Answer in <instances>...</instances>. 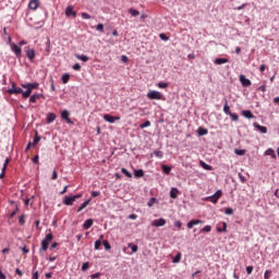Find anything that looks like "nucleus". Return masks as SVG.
<instances>
[{"label":"nucleus","instance_id":"1","mask_svg":"<svg viewBox=\"0 0 279 279\" xmlns=\"http://www.w3.org/2000/svg\"><path fill=\"white\" fill-rule=\"evenodd\" d=\"M51 241H53V233H48L41 241L40 252H47V250H49V243H51Z\"/></svg>","mask_w":279,"mask_h":279},{"label":"nucleus","instance_id":"2","mask_svg":"<svg viewBox=\"0 0 279 279\" xmlns=\"http://www.w3.org/2000/svg\"><path fill=\"white\" fill-rule=\"evenodd\" d=\"M221 195H223V192H221V190H218L214 195L207 196L205 199L206 202H211V204H217V202L221 199Z\"/></svg>","mask_w":279,"mask_h":279},{"label":"nucleus","instance_id":"3","mask_svg":"<svg viewBox=\"0 0 279 279\" xmlns=\"http://www.w3.org/2000/svg\"><path fill=\"white\" fill-rule=\"evenodd\" d=\"M82 197V194H76L74 196H64L63 204L65 206H73V203Z\"/></svg>","mask_w":279,"mask_h":279},{"label":"nucleus","instance_id":"4","mask_svg":"<svg viewBox=\"0 0 279 279\" xmlns=\"http://www.w3.org/2000/svg\"><path fill=\"white\" fill-rule=\"evenodd\" d=\"M146 97H148L149 99H157L158 101L162 100V93L158 92V90H150L147 93Z\"/></svg>","mask_w":279,"mask_h":279},{"label":"nucleus","instance_id":"5","mask_svg":"<svg viewBox=\"0 0 279 279\" xmlns=\"http://www.w3.org/2000/svg\"><path fill=\"white\" fill-rule=\"evenodd\" d=\"M9 95H23V89L21 87H16V84L13 83L11 88L8 89Z\"/></svg>","mask_w":279,"mask_h":279},{"label":"nucleus","instance_id":"6","mask_svg":"<svg viewBox=\"0 0 279 279\" xmlns=\"http://www.w3.org/2000/svg\"><path fill=\"white\" fill-rule=\"evenodd\" d=\"M11 51H13V53H15L16 58H21V56L23 53V49H21V46L16 45V44H11Z\"/></svg>","mask_w":279,"mask_h":279},{"label":"nucleus","instance_id":"7","mask_svg":"<svg viewBox=\"0 0 279 279\" xmlns=\"http://www.w3.org/2000/svg\"><path fill=\"white\" fill-rule=\"evenodd\" d=\"M154 228H162V226H167V220L165 218L156 219L151 222Z\"/></svg>","mask_w":279,"mask_h":279},{"label":"nucleus","instance_id":"8","mask_svg":"<svg viewBox=\"0 0 279 279\" xmlns=\"http://www.w3.org/2000/svg\"><path fill=\"white\" fill-rule=\"evenodd\" d=\"M26 57L31 62H33L34 58H36V50H34L33 48L26 47Z\"/></svg>","mask_w":279,"mask_h":279},{"label":"nucleus","instance_id":"9","mask_svg":"<svg viewBox=\"0 0 279 279\" xmlns=\"http://www.w3.org/2000/svg\"><path fill=\"white\" fill-rule=\"evenodd\" d=\"M61 117L62 119H64V121H66V123H69V125H73V121L71 120V118H69L71 117V113L69 112V110H63L61 112Z\"/></svg>","mask_w":279,"mask_h":279},{"label":"nucleus","instance_id":"10","mask_svg":"<svg viewBox=\"0 0 279 279\" xmlns=\"http://www.w3.org/2000/svg\"><path fill=\"white\" fill-rule=\"evenodd\" d=\"M104 119H105V121H107V123H114V121H121L120 117H114L111 114H105Z\"/></svg>","mask_w":279,"mask_h":279},{"label":"nucleus","instance_id":"11","mask_svg":"<svg viewBox=\"0 0 279 279\" xmlns=\"http://www.w3.org/2000/svg\"><path fill=\"white\" fill-rule=\"evenodd\" d=\"M65 16H73V19H75V16H77V11L73 10V5L66 7Z\"/></svg>","mask_w":279,"mask_h":279},{"label":"nucleus","instance_id":"12","mask_svg":"<svg viewBox=\"0 0 279 279\" xmlns=\"http://www.w3.org/2000/svg\"><path fill=\"white\" fill-rule=\"evenodd\" d=\"M29 10H38L40 8V1L39 0H31L28 2Z\"/></svg>","mask_w":279,"mask_h":279},{"label":"nucleus","instance_id":"13","mask_svg":"<svg viewBox=\"0 0 279 279\" xmlns=\"http://www.w3.org/2000/svg\"><path fill=\"white\" fill-rule=\"evenodd\" d=\"M240 82H241L242 86H244V87L252 86V81H250L243 74L240 75Z\"/></svg>","mask_w":279,"mask_h":279},{"label":"nucleus","instance_id":"14","mask_svg":"<svg viewBox=\"0 0 279 279\" xmlns=\"http://www.w3.org/2000/svg\"><path fill=\"white\" fill-rule=\"evenodd\" d=\"M38 86H40L39 83H26V84H22V88H31L33 90H36L38 88Z\"/></svg>","mask_w":279,"mask_h":279},{"label":"nucleus","instance_id":"15","mask_svg":"<svg viewBox=\"0 0 279 279\" xmlns=\"http://www.w3.org/2000/svg\"><path fill=\"white\" fill-rule=\"evenodd\" d=\"M45 96L43 94H34L29 98V104H36L38 99H43Z\"/></svg>","mask_w":279,"mask_h":279},{"label":"nucleus","instance_id":"16","mask_svg":"<svg viewBox=\"0 0 279 279\" xmlns=\"http://www.w3.org/2000/svg\"><path fill=\"white\" fill-rule=\"evenodd\" d=\"M253 125H254V128H256V130L260 131L262 134H267V128L266 126H263V125L258 124V122H255Z\"/></svg>","mask_w":279,"mask_h":279},{"label":"nucleus","instance_id":"17","mask_svg":"<svg viewBox=\"0 0 279 279\" xmlns=\"http://www.w3.org/2000/svg\"><path fill=\"white\" fill-rule=\"evenodd\" d=\"M93 219H87L83 225L84 230H90V228H93Z\"/></svg>","mask_w":279,"mask_h":279},{"label":"nucleus","instance_id":"18","mask_svg":"<svg viewBox=\"0 0 279 279\" xmlns=\"http://www.w3.org/2000/svg\"><path fill=\"white\" fill-rule=\"evenodd\" d=\"M24 88H26V92H22V96H23V99H27L28 97H31L32 92H33L34 89H32V88H29V87H24Z\"/></svg>","mask_w":279,"mask_h":279},{"label":"nucleus","instance_id":"19","mask_svg":"<svg viewBox=\"0 0 279 279\" xmlns=\"http://www.w3.org/2000/svg\"><path fill=\"white\" fill-rule=\"evenodd\" d=\"M56 119H57L56 113L50 112V113H48V116H47V123H53V121H56Z\"/></svg>","mask_w":279,"mask_h":279},{"label":"nucleus","instance_id":"20","mask_svg":"<svg viewBox=\"0 0 279 279\" xmlns=\"http://www.w3.org/2000/svg\"><path fill=\"white\" fill-rule=\"evenodd\" d=\"M90 198H88L87 201H85L77 209V213H82V210H84V208H86L89 204H90Z\"/></svg>","mask_w":279,"mask_h":279},{"label":"nucleus","instance_id":"21","mask_svg":"<svg viewBox=\"0 0 279 279\" xmlns=\"http://www.w3.org/2000/svg\"><path fill=\"white\" fill-rule=\"evenodd\" d=\"M178 193H179L178 189L172 187L171 191H170V197L172 199H178Z\"/></svg>","mask_w":279,"mask_h":279},{"label":"nucleus","instance_id":"22","mask_svg":"<svg viewBox=\"0 0 279 279\" xmlns=\"http://www.w3.org/2000/svg\"><path fill=\"white\" fill-rule=\"evenodd\" d=\"M242 114L245 117V119H254V113L250 110L242 111Z\"/></svg>","mask_w":279,"mask_h":279},{"label":"nucleus","instance_id":"23","mask_svg":"<svg viewBox=\"0 0 279 279\" xmlns=\"http://www.w3.org/2000/svg\"><path fill=\"white\" fill-rule=\"evenodd\" d=\"M229 60L226 58H217L215 64H228Z\"/></svg>","mask_w":279,"mask_h":279},{"label":"nucleus","instance_id":"24","mask_svg":"<svg viewBox=\"0 0 279 279\" xmlns=\"http://www.w3.org/2000/svg\"><path fill=\"white\" fill-rule=\"evenodd\" d=\"M129 14L132 16H138L141 14V12H138V10L134 9V8H130L129 9Z\"/></svg>","mask_w":279,"mask_h":279},{"label":"nucleus","instance_id":"25","mask_svg":"<svg viewBox=\"0 0 279 279\" xmlns=\"http://www.w3.org/2000/svg\"><path fill=\"white\" fill-rule=\"evenodd\" d=\"M134 175L135 178H143V175H145V171H143V169L134 170Z\"/></svg>","mask_w":279,"mask_h":279},{"label":"nucleus","instance_id":"26","mask_svg":"<svg viewBox=\"0 0 279 279\" xmlns=\"http://www.w3.org/2000/svg\"><path fill=\"white\" fill-rule=\"evenodd\" d=\"M161 169H162L163 173H166L167 175H169L171 173V167H169L167 165H162Z\"/></svg>","mask_w":279,"mask_h":279},{"label":"nucleus","instance_id":"27","mask_svg":"<svg viewBox=\"0 0 279 279\" xmlns=\"http://www.w3.org/2000/svg\"><path fill=\"white\" fill-rule=\"evenodd\" d=\"M223 112L225 114H229V116L232 113V111H230V106H228V100H226V104L223 106Z\"/></svg>","mask_w":279,"mask_h":279},{"label":"nucleus","instance_id":"28","mask_svg":"<svg viewBox=\"0 0 279 279\" xmlns=\"http://www.w3.org/2000/svg\"><path fill=\"white\" fill-rule=\"evenodd\" d=\"M182 260V253H178L174 257H173V259H172V263H180Z\"/></svg>","mask_w":279,"mask_h":279},{"label":"nucleus","instance_id":"29","mask_svg":"<svg viewBox=\"0 0 279 279\" xmlns=\"http://www.w3.org/2000/svg\"><path fill=\"white\" fill-rule=\"evenodd\" d=\"M227 230H228V223L226 222H222V227L217 228L218 232H227Z\"/></svg>","mask_w":279,"mask_h":279},{"label":"nucleus","instance_id":"30","mask_svg":"<svg viewBox=\"0 0 279 279\" xmlns=\"http://www.w3.org/2000/svg\"><path fill=\"white\" fill-rule=\"evenodd\" d=\"M265 154L266 156H271V158H276V151H274V148H268Z\"/></svg>","mask_w":279,"mask_h":279},{"label":"nucleus","instance_id":"31","mask_svg":"<svg viewBox=\"0 0 279 279\" xmlns=\"http://www.w3.org/2000/svg\"><path fill=\"white\" fill-rule=\"evenodd\" d=\"M61 80H62L63 84H69V80H71V75L70 74H63Z\"/></svg>","mask_w":279,"mask_h":279},{"label":"nucleus","instance_id":"32","mask_svg":"<svg viewBox=\"0 0 279 279\" xmlns=\"http://www.w3.org/2000/svg\"><path fill=\"white\" fill-rule=\"evenodd\" d=\"M77 60H82V62H88V56L85 54H76Z\"/></svg>","mask_w":279,"mask_h":279},{"label":"nucleus","instance_id":"33","mask_svg":"<svg viewBox=\"0 0 279 279\" xmlns=\"http://www.w3.org/2000/svg\"><path fill=\"white\" fill-rule=\"evenodd\" d=\"M201 166L203 167V169H206V171H213V167L204 161H201Z\"/></svg>","mask_w":279,"mask_h":279},{"label":"nucleus","instance_id":"34","mask_svg":"<svg viewBox=\"0 0 279 279\" xmlns=\"http://www.w3.org/2000/svg\"><path fill=\"white\" fill-rule=\"evenodd\" d=\"M129 247H130V250H132V252L134 254H136V252H138V246L136 244L130 243Z\"/></svg>","mask_w":279,"mask_h":279},{"label":"nucleus","instance_id":"35","mask_svg":"<svg viewBox=\"0 0 279 279\" xmlns=\"http://www.w3.org/2000/svg\"><path fill=\"white\" fill-rule=\"evenodd\" d=\"M206 134H208V130L199 128L198 129V135L199 136H206Z\"/></svg>","mask_w":279,"mask_h":279},{"label":"nucleus","instance_id":"36","mask_svg":"<svg viewBox=\"0 0 279 279\" xmlns=\"http://www.w3.org/2000/svg\"><path fill=\"white\" fill-rule=\"evenodd\" d=\"M102 245L107 251L112 250V246L110 245V242H108V240L102 241Z\"/></svg>","mask_w":279,"mask_h":279},{"label":"nucleus","instance_id":"37","mask_svg":"<svg viewBox=\"0 0 279 279\" xmlns=\"http://www.w3.org/2000/svg\"><path fill=\"white\" fill-rule=\"evenodd\" d=\"M151 125V122L149 120L145 121V123L141 124L140 128L141 130H145V128H149Z\"/></svg>","mask_w":279,"mask_h":279},{"label":"nucleus","instance_id":"38","mask_svg":"<svg viewBox=\"0 0 279 279\" xmlns=\"http://www.w3.org/2000/svg\"><path fill=\"white\" fill-rule=\"evenodd\" d=\"M211 230H213V227L210 225H207L203 229H201V232H210Z\"/></svg>","mask_w":279,"mask_h":279},{"label":"nucleus","instance_id":"39","mask_svg":"<svg viewBox=\"0 0 279 279\" xmlns=\"http://www.w3.org/2000/svg\"><path fill=\"white\" fill-rule=\"evenodd\" d=\"M158 88H168L169 87V83H165V82H159L157 84Z\"/></svg>","mask_w":279,"mask_h":279},{"label":"nucleus","instance_id":"40","mask_svg":"<svg viewBox=\"0 0 279 279\" xmlns=\"http://www.w3.org/2000/svg\"><path fill=\"white\" fill-rule=\"evenodd\" d=\"M121 171H122V173H123L124 175H126V178H132V173H131L130 171H128V169L122 168Z\"/></svg>","mask_w":279,"mask_h":279},{"label":"nucleus","instance_id":"41","mask_svg":"<svg viewBox=\"0 0 279 279\" xmlns=\"http://www.w3.org/2000/svg\"><path fill=\"white\" fill-rule=\"evenodd\" d=\"M100 247H101V240H97L96 242H95V244H94V250H100Z\"/></svg>","mask_w":279,"mask_h":279},{"label":"nucleus","instance_id":"42","mask_svg":"<svg viewBox=\"0 0 279 279\" xmlns=\"http://www.w3.org/2000/svg\"><path fill=\"white\" fill-rule=\"evenodd\" d=\"M38 143H40V136L36 135L33 141V146L36 147V145H38Z\"/></svg>","mask_w":279,"mask_h":279},{"label":"nucleus","instance_id":"43","mask_svg":"<svg viewBox=\"0 0 279 279\" xmlns=\"http://www.w3.org/2000/svg\"><path fill=\"white\" fill-rule=\"evenodd\" d=\"M229 117L232 119V121H239V114L231 112Z\"/></svg>","mask_w":279,"mask_h":279},{"label":"nucleus","instance_id":"44","mask_svg":"<svg viewBox=\"0 0 279 279\" xmlns=\"http://www.w3.org/2000/svg\"><path fill=\"white\" fill-rule=\"evenodd\" d=\"M19 223H21V226H25V215L20 216Z\"/></svg>","mask_w":279,"mask_h":279},{"label":"nucleus","instance_id":"45","mask_svg":"<svg viewBox=\"0 0 279 279\" xmlns=\"http://www.w3.org/2000/svg\"><path fill=\"white\" fill-rule=\"evenodd\" d=\"M239 178L242 184H245L247 182V179H245V175H243L242 173H239Z\"/></svg>","mask_w":279,"mask_h":279},{"label":"nucleus","instance_id":"46","mask_svg":"<svg viewBox=\"0 0 279 279\" xmlns=\"http://www.w3.org/2000/svg\"><path fill=\"white\" fill-rule=\"evenodd\" d=\"M8 165H10V158L5 159L3 167H2V171H5V169H8Z\"/></svg>","mask_w":279,"mask_h":279},{"label":"nucleus","instance_id":"47","mask_svg":"<svg viewBox=\"0 0 279 279\" xmlns=\"http://www.w3.org/2000/svg\"><path fill=\"white\" fill-rule=\"evenodd\" d=\"M8 165H10V158L5 159L3 167H2V171H5V169H8Z\"/></svg>","mask_w":279,"mask_h":279},{"label":"nucleus","instance_id":"48","mask_svg":"<svg viewBox=\"0 0 279 279\" xmlns=\"http://www.w3.org/2000/svg\"><path fill=\"white\" fill-rule=\"evenodd\" d=\"M154 154L157 158H162L163 156L162 150H155Z\"/></svg>","mask_w":279,"mask_h":279},{"label":"nucleus","instance_id":"49","mask_svg":"<svg viewBox=\"0 0 279 279\" xmlns=\"http://www.w3.org/2000/svg\"><path fill=\"white\" fill-rule=\"evenodd\" d=\"M154 204H156V198L155 197H151L150 201L148 202L147 206L149 208H151V206H154Z\"/></svg>","mask_w":279,"mask_h":279},{"label":"nucleus","instance_id":"50","mask_svg":"<svg viewBox=\"0 0 279 279\" xmlns=\"http://www.w3.org/2000/svg\"><path fill=\"white\" fill-rule=\"evenodd\" d=\"M235 154L238 156H245V150H243V149H235Z\"/></svg>","mask_w":279,"mask_h":279},{"label":"nucleus","instance_id":"51","mask_svg":"<svg viewBox=\"0 0 279 279\" xmlns=\"http://www.w3.org/2000/svg\"><path fill=\"white\" fill-rule=\"evenodd\" d=\"M81 16H82V19H84L86 21L90 20V14H88V13H81Z\"/></svg>","mask_w":279,"mask_h":279},{"label":"nucleus","instance_id":"52","mask_svg":"<svg viewBox=\"0 0 279 279\" xmlns=\"http://www.w3.org/2000/svg\"><path fill=\"white\" fill-rule=\"evenodd\" d=\"M271 276V270H266L264 274V279H269Z\"/></svg>","mask_w":279,"mask_h":279},{"label":"nucleus","instance_id":"53","mask_svg":"<svg viewBox=\"0 0 279 279\" xmlns=\"http://www.w3.org/2000/svg\"><path fill=\"white\" fill-rule=\"evenodd\" d=\"M88 267H89L88 262L84 263V264L82 265V271L88 270Z\"/></svg>","mask_w":279,"mask_h":279},{"label":"nucleus","instance_id":"54","mask_svg":"<svg viewBox=\"0 0 279 279\" xmlns=\"http://www.w3.org/2000/svg\"><path fill=\"white\" fill-rule=\"evenodd\" d=\"M252 271H254V266H247L246 267V274L252 275Z\"/></svg>","mask_w":279,"mask_h":279},{"label":"nucleus","instance_id":"55","mask_svg":"<svg viewBox=\"0 0 279 279\" xmlns=\"http://www.w3.org/2000/svg\"><path fill=\"white\" fill-rule=\"evenodd\" d=\"M193 226H199V223H204L203 220L196 219V220H192Z\"/></svg>","mask_w":279,"mask_h":279},{"label":"nucleus","instance_id":"56","mask_svg":"<svg viewBox=\"0 0 279 279\" xmlns=\"http://www.w3.org/2000/svg\"><path fill=\"white\" fill-rule=\"evenodd\" d=\"M73 69H74V71H82V65H80V63H75L73 65Z\"/></svg>","mask_w":279,"mask_h":279},{"label":"nucleus","instance_id":"57","mask_svg":"<svg viewBox=\"0 0 279 279\" xmlns=\"http://www.w3.org/2000/svg\"><path fill=\"white\" fill-rule=\"evenodd\" d=\"M225 213H226L227 215H234V209H232V208H227V209L225 210Z\"/></svg>","mask_w":279,"mask_h":279},{"label":"nucleus","instance_id":"58","mask_svg":"<svg viewBox=\"0 0 279 279\" xmlns=\"http://www.w3.org/2000/svg\"><path fill=\"white\" fill-rule=\"evenodd\" d=\"M101 193L99 191L92 192V197H99Z\"/></svg>","mask_w":279,"mask_h":279},{"label":"nucleus","instance_id":"59","mask_svg":"<svg viewBox=\"0 0 279 279\" xmlns=\"http://www.w3.org/2000/svg\"><path fill=\"white\" fill-rule=\"evenodd\" d=\"M97 32H104V24H98L96 26Z\"/></svg>","mask_w":279,"mask_h":279},{"label":"nucleus","instance_id":"60","mask_svg":"<svg viewBox=\"0 0 279 279\" xmlns=\"http://www.w3.org/2000/svg\"><path fill=\"white\" fill-rule=\"evenodd\" d=\"M51 180H58V172L56 170L52 171Z\"/></svg>","mask_w":279,"mask_h":279},{"label":"nucleus","instance_id":"61","mask_svg":"<svg viewBox=\"0 0 279 279\" xmlns=\"http://www.w3.org/2000/svg\"><path fill=\"white\" fill-rule=\"evenodd\" d=\"M174 227H175V228H182V221L177 220V221L174 222Z\"/></svg>","mask_w":279,"mask_h":279},{"label":"nucleus","instance_id":"62","mask_svg":"<svg viewBox=\"0 0 279 279\" xmlns=\"http://www.w3.org/2000/svg\"><path fill=\"white\" fill-rule=\"evenodd\" d=\"M159 38H161V40H169V38L165 34H160Z\"/></svg>","mask_w":279,"mask_h":279},{"label":"nucleus","instance_id":"63","mask_svg":"<svg viewBox=\"0 0 279 279\" xmlns=\"http://www.w3.org/2000/svg\"><path fill=\"white\" fill-rule=\"evenodd\" d=\"M38 160H39V156L36 155V156L33 158V162H34L35 165H38Z\"/></svg>","mask_w":279,"mask_h":279},{"label":"nucleus","instance_id":"64","mask_svg":"<svg viewBox=\"0 0 279 279\" xmlns=\"http://www.w3.org/2000/svg\"><path fill=\"white\" fill-rule=\"evenodd\" d=\"M33 279H38V270L33 272Z\"/></svg>","mask_w":279,"mask_h":279}]
</instances>
